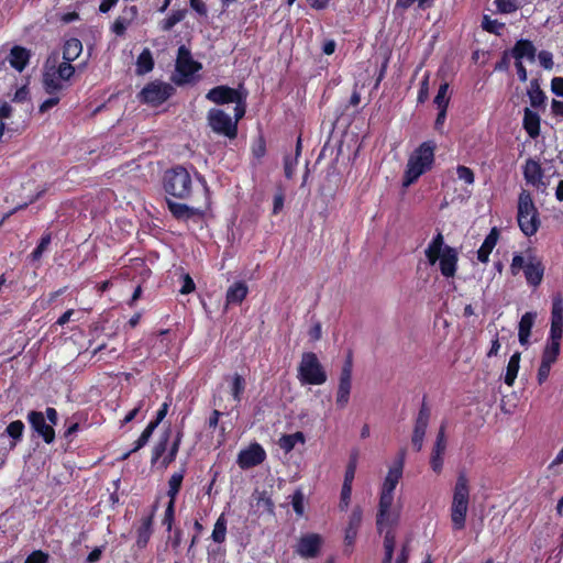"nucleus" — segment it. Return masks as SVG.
I'll list each match as a JSON object with an SVG mask.
<instances>
[{
	"label": "nucleus",
	"mask_w": 563,
	"mask_h": 563,
	"mask_svg": "<svg viewBox=\"0 0 563 563\" xmlns=\"http://www.w3.org/2000/svg\"><path fill=\"white\" fill-rule=\"evenodd\" d=\"M563 334V297L556 294L552 298L551 328L541 363L553 365L560 354L561 339Z\"/></svg>",
	"instance_id": "nucleus-1"
},
{
	"label": "nucleus",
	"mask_w": 563,
	"mask_h": 563,
	"mask_svg": "<svg viewBox=\"0 0 563 563\" xmlns=\"http://www.w3.org/2000/svg\"><path fill=\"white\" fill-rule=\"evenodd\" d=\"M426 257L431 265L438 261L441 274L444 277H453L456 273L459 255L455 249L444 245L442 233H438L424 251Z\"/></svg>",
	"instance_id": "nucleus-2"
},
{
	"label": "nucleus",
	"mask_w": 563,
	"mask_h": 563,
	"mask_svg": "<svg viewBox=\"0 0 563 563\" xmlns=\"http://www.w3.org/2000/svg\"><path fill=\"white\" fill-rule=\"evenodd\" d=\"M435 143L426 141L409 156L402 185L409 187L423 173L431 168L434 161Z\"/></svg>",
	"instance_id": "nucleus-3"
},
{
	"label": "nucleus",
	"mask_w": 563,
	"mask_h": 563,
	"mask_svg": "<svg viewBox=\"0 0 563 563\" xmlns=\"http://www.w3.org/2000/svg\"><path fill=\"white\" fill-rule=\"evenodd\" d=\"M470 486L465 473H460L453 489L451 504V521L454 530H462L466 525V515L468 511Z\"/></svg>",
	"instance_id": "nucleus-4"
},
{
	"label": "nucleus",
	"mask_w": 563,
	"mask_h": 563,
	"mask_svg": "<svg viewBox=\"0 0 563 563\" xmlns=\"http://www.w3.org/2000/svg\"><path fill=\"white\" fill-rule=\"evenodd\" d=\"M517 221L526 236L534 235L541 224L532 196L526 189H522L518 196Z\"/></svg>",
	"instance_id": "nucleus-5"
},
{
	"label": "nucleus",
	"mask_w": 563,
	"mask_h": 563,
	"mask_svg": "<svg viewBox=\"0 0 563 563\" xmlns=\"http://www.w3.org/2000/svg\"><path fill=\"white\" fill-rule=\"evenodd\" d=\"M297 378L302 385H322L328 376L317 355L306 352L301 355Z\"/></svg>",
	"instance_id": "nucleus-6"
},
{
	"label": "nucleus",
	"mask_w": 563,
	"mask_h": 563,
	"mask_svg": "<svg viewBox=\"0 0 563 563\" xmlns=\"http://www.w3.org/2000/svg\"><path fill=\"white\" fill-rule=\"evenodd\" d=\"M206 98L217 104L235 103L234 111L236 119H242L245 114L246 93L239 89L228 86H217L208 91Z\"/></svg>",
	"instance_id": "nucleus-7"
},
{
	"label": "nucleus",
	"mask_w": 563,
	"mask_h": 563,
	"mask_svg": "<svg viewBox=\"0 0 563 563\" xmlns=\"http://www.w3.org/2000/svg\"><path fill=\"white\" fill-rule=\"evenodd\" d=\"M395 493L379 490L378 511L376 526L378 531H383L385 527H396L400 520L401 506L394 505Z\"/></svg>",
	"instance_id": "nucleus-8"
},
{
	"label": "nucleus",
	"mask_w": 563,
	"mask_h": 563,
	"mask_svg": "<svg viewBox=\"0 0 563 563\" xmlns=\"http://www.w3.org/2000/svg\"><path fill=\"white\" fill-rule=\"evenodd\" d=\"M164 188L167 194L184 199L189 196L191 189V177L183 166H176L164 175Z\"/></svg>",
	"instance_id": "nucleus-9"
},
{
	"label": "nucleus",
	"mask_w": 563,
	"mask_h": 563,
	"mask_svg": "<svg viewBox=\"0 0 563 563\" xmlns=\"http://www.w3.org/2000/svg\"><path fill=\"white\" fill-rule=\"evenodd\" d=\"M241 119L232 118L221 109L212 108L208 111L207 121L210 129L219 135L234 139L238 134V123Z\"/></svg>",
	"instance_id": "nucleus-10"
},
{
	"label": "nucleus",
	"mask_w": 563,
	"mask_h": 563,
	"mask_svg": "<svg viewBox=\"0 0 563 563\" xmlns=\"http://www.w3.org/2000/svg\"><path fill=\"white\" fill-rule=\"evenodd\" d=\"M173 92V87L165 82L153 81L140 92L141 100L145 103L157 106L166 101Z\"/></svg>",
	"instance_id": "nucleus-11"
},
{
	"label": "nucleus",
	"mask_w": 563,
	"mask_h": 563,
	"mask_svg": "<svg viewBox=\"0 0 563 563\" xmlns=\"http://www.w3.org/2000/svg\"><path fill=\"white\" fill-rule=\"evenodd\" d=\"M522 174L528 185H531L541 192L547 190L549 184L543 179V168L538 161L528 158L522 166Z\"/></svg>",
	"instance_id": "nucleus-12"
},
{
	"label": "nucleus",
	"mask_w": 563,
	"mask_h": 563,
	"mask_svg": "<svg viewBox=\"0 0 563 563\" xmlns=\"http://www.w3.org/2000/svg\"><path fill=\"white\" fill-rule=\"evenodd\" d=\"M199 69L200 65L192 59L190 52L185 46H180L178 48L176 70L181 78L176 80V82H186Z\"/></svg>",
	"instance_id": "nucleus-13"
},
{
	"label": "nucleus",
	"mask_w": 563,
	"mask_h": 563,
	"mask_svg": "<svg viewBox=\"0 0 563 563\" xmlns=\"http://www.w3.org/2000/svg\"><path fill=\"white\" fill-rule=\"evenodd\" d=\"M266 459V452L258 443H252L239 452L236 463L242 470H247L262 464Z\"/></svg>",
	"instance_id": "nucleus-14"
},
{
	"label": "nucleus",
	"mask_w": 563,
	"mask_h": 563,
	"mask_svg": "<svg viewBox=\"0 0 563 563\" xmlns=\"http://www.w3.org/2000/svg\"><path fill=\"white\" fill-rule=\"evenodd\" d=\"M405 454V450H401L395 462L388 467V472L383 481L379 490L395 493L398 483L402 478Z\"/></svg>",
	"instance_id": "nucleus-15"
},
{
	"label": "nucleus",
	"mask_w": 563,
	"mask_h": 563,
	"mask_svg": "<svg viewBox=\"0 0 563 563\" xmlns=\"http://www.w3.org/2000/svg\"><path fill=\"white\" fill-rule=\"evenodd\" d=\"M27 421L32 429L43 438L46 443H52L55 439L54 426L45 420V416L41 411L32 410L27 413Z\"/></svg>",
	"instance_id": "nucleus-16"
},
{
	"label": "nucleus",
	"mask_w": 563,
	"mask_h": 563,
	"mask_svg": "<svg viewBox=\"0 0 563 563\" xmlns=\"http://www.w3.org/2000/svg\"><path fill=\"white\" fill-rule=\"evenodd\" d=\"M429 419L430 409L423 402L416 419L413 433L411 438L412 445L417 451H420L422 449L426 431L429 424Z\"/></svg>",
	"instance_id": "nucleus-17"
},
{
	"label": "nucleus",
	"mask_w": 563,
	"mask_h": 563,
	"mask_svg": "<svg viewBox=\"0 0 563 563\" xmlns=\"http://www.w3.org/2000/svg\"><path fill=\"white\" fill-rule=\"evenodd\" d=\"M446 450L445 428L442 426L437 434L434 445L430 456V465L434 473L440 474L443 468V455Z\"/></svg>",
	"instance_id": "nucleus-18"
},
{
	"label": "nucleus",
	"mask_w": 563,
	"mask_h": 563,
	"mask_svg": "<svg viewBox=\"0 0 563 563\" xmlns=\"http://www.w3.org/2000/svg\"><path fill=\"white\" fill-rule=\"evenodd\" d=\"M322 538L317 533L302 536L297 544L296 552L305 559L316 558L319 554Z\"/></svg>",
	"instance_id": "nucleus-19"
},
{
	"label": "nucleus",
	"mask_w": 563,
	"mask_h": 563,
	"mask_svg": "<svg viewBox=\"0 0 563 563\" xmlns=\"http://www.w3.org/2000/svg\"><path fill=\"white\" fill-rule=\"evenodd\" d=\"M52 57H48L43 70V87L44 90L49 95H56L58 91L63 90L65 85L62 78L55 73V70L51 67Z\"/></svg>",
	"instance_id": "nucleus-20"
},
{
	"label": "nucleus",
	"mask_w": 563,
	"mask_h": 563,
	"mask_svg": "<svg viewBox=\"0 0 563 563\" xmlns=\"http://www.w3.org/2000/svg\"><path fill=\"white\" fill-rule=\"evenodd\" d=\"M139 9L136 5H129L122 9L121 14L112 23L111 30L114 34L121 36L125 33L126 29L137 18Z\"/></svg>",
	"instance_id": "nucleus-21"
},
{
	"label": "nucleus",
	"mask_w": 563,
	"mask_h": 563,
	"mask_svg": "<svg viewBox=\"0 0 563 563\" xmlns=\"http://www.w3.org/2000/svg\"><path fill=\"white\" fill-rule=\"evenodd\" d=\"M352 388V374H349V369L341 371L339 386L336 391L335 402L340 408H344L350 400V393Z\"/></svg>",
	"instance_id": "nucleus-22"
},
{
	"label": "nucleus",
	"mask_w": 563,
	"mask_h": 563,
	"mask_svg": "<svg viewBox=\"0 0 563 563\" xmlns=\"http://www.w3.org/2000/svg\"><path fill=\"white\" fill-rule=\"evenodd\" d=\"M362 508L360 506L354 507L350 515L347 527L345 529L344 541L347 545H353V543L355 542L358 529L362 523Z\"/></svg>",
	"instance_id": "nucleus-23"
},
{
	"label": "nucleus",
	"mask_w": 563,
	"mask_h": 563,
	"mask_svg": "<svg viewBox=\"0 0 563 563\" xmlns=\"http://www.w3.org/2000/svg\"><path fill=\"white\" fill-rule=\"evenodd\" d=\"M544 266L542 262L536 257L526 266L523 271L525 278L530 286L538 287L543 279Z\"/></svg>",
	"instance_id": "nucleus-24"
},
{
	"label": "nucleus",
	"mask_w": 563,
	"mask_h": 563,
	"mask_svg": "<svg viewBox=\"0 0 563 563\" xmlns=\"http://www.w3.org/2000/svg\"><path fill=\"white\" fill-rule=\"evenodd\" d=\"M536 47L529 40H519L512 51L511 54L516 60H522L523 58L529 62H534L536 59Z\"/></svg>",
	"instance_id": "nucleus-25"
},
{
	"label": "nucleus",
	"mask_w": 563,
	"mask_h": 563,
	"mask_svg": "<svg viewBox=\"0 0 563 563\" xmlns=\"http://www.w3.org/2000/svg\"><path fill=\"white\" fill-rule=\"evenodd\" d=\"M167 206H168V209L172 212V214L176 219H179V220H188L196 216L202 214L201 210H199L197 208L189 207L185 203H179V202H175L172 200H167Z\"/></svg>",
	"instance_id": "nucleus-26"
},
{
	"label": "nucleus",
	"mask_w": 563,
	"mask_h": 563,
	"mask_svg": "<svg viewBox=\"0 0 563 563\" xmlns=\"http://www.w3.org/2000/svg\"><path fill=\"white\" fill-rule=\"evenodd\" d=\"M536 318V312H526L521 317L518 325V338L521 345L528 344Z\"/></svg>",
	"instance_id": "nucleus-27"
},
{
	"label": "nucleus",
	"mask_w": 563,
	"mask_h": 563,
	"mask_svg": "<svg viewBox=\"0 0 563 563\" xmlns=\"http://www.w3.org/2000/svg\"><path fill=\"white\" fill-rule=\"evenodd\" d=\"M249 288L245 283L236 282L231 285L227 291L225 301L229 305H239L247 296Z\"/></svg>",
	"instance_id": "nucleus-28"
},
{
	"label": "nucleus",
	"mask_w": 563,
	"mask_h": 563,
	"mask_svg": "<svg viewBox=\"0 0 563 563\" xmlns=\"http://www.w3.org/2000/svg\"><path fill=\"white\" fill-rule=\"evenodd\" d=\"M523 129L528 133L531 139H536L540 134V115L530 110L529 108L525 109L523 114Z\"/></svg>",
	"instance_id": "nucleus-29"
},
{
	"label": "nucleus",
	"mask_w": 563,
	"mask_h": 563,
	"mask_svg": "<svg viewBox=\"0 0 563 563\" xmlns=\"http://www.w3.org/2000/svg\"><path fill=\"white\" fill-rule=\"evenodd\" d=\"M498 241V232L494 228L489 234L485 238L481 247L477 250V260L482 263H487L489 261V255L494 247L496 246Z\"/></svg>",
	"instance_id": "nucleus-30"
},
{
	"label": "nucleus",
	"mask_w": 563,
	"mask_h": 563,
	"mask_svg": "<svg viewBox=\"0 0 563 563\" xmlns=\"http://www.w3.org/2000/svg\"><path fill=\"white\" fill-rule=\"evenodd\" d=\"M30 53L21 46H14L10 52V65L18 71H22L29 63Z\"/></svg>",
	"instance_id": "nucleus-31"
},
{
	"label": "nucleus",
	"mask_w": 563,
	"mask_h": 563,
	"mask_svg": "<svg viewBox=\"0 0 563 563\" xmlns=\"http://www.w3.org/2000/svg\"><path fill=\"white\" fill-rule=\"evenodd\" d=\"M82 52V43L78 38H69L63 48V59L66 62L76 60Z\"/></svg>",
	"instance_id": "nucleus-32"
},
{
	"label": "nucleus",
	"mask_w": 563,
	"mask_h": 563,
	"mask_svg": "<svg viewBox=\"0 0 563 563\" xmlns=\"http://www.w3.org/2000/svg\"><path fill=\"white\" fill-rule=\"evenodd\" d=\"M537 256L532 255L530 252L527 254L515 253L509 266L510 273L512 276H517L520 272L526 269V266L529 265L532 260Z\"/></svg>",
	"instance_id": "nucleus-33"
},
{
	"label": "nucleus",
	"mask_w": 563,
	"mask_h": 563,
	"mask_svg": "<svg viewBox=\"0 0 563 563\" xmlns=\"http://www.w3.org/2000/svg\"><path fill=\"white\" fill-rule=\"evenodd\" d=\"M520 368V353L516 352L508 361L505 374V384L511 387Z\"/></svg>",
	"instance_id": "nucleus-34"
},
{
	"label": "nucleus",
	"mask_w": 563,
	"mask_h": 563,
	"mask_svg": "<svg viewBox=\"0 0 563 563\" xmlns=\"http://www.w3.org/2000/svg\"><path fill=\"white\" fill-rule=\"evenodd\" d=\"M52 63L51 67L55 70V73L63 79V81H68L75 74V67L70 62L63 60L60 64H57V56H51Z\"/></svg>",
	"instance_id": "nucleus-35"
},
{
	"label": "nucleus",
	"mask_w": 563,
	"mask_h": 563,
	"mask_svg": "<svg viewBox=\"0 0 563 563\" xmlns=\"http://www.w3.org/2000/svg\"><path fill=\"white\" fill-rule=\"evenodd\" d=\"M154 67V60L152 53L148 48H144L139 55L136 60V74L145 75L150 73Z\"/></svg>",
	"instance_id": "nucleus-36"
},
{
	"label": "nucleus",
	"mask_w": 563,
	"mask_h": 563,
	"mask_svg": "<svg viewBox=\"0 0 563 563\" xmlns=\"http://www.w3.org/2000/svg\"><path fill=\"white\" fill-rule=\"evenodd\" d=\"M154 514H151L148 517L142 520V525L137 531V540L136 543L140 548L146 545L152 534V525H153Z\"/></svg>",
	"instance_id": "nucleus-37"
},
{
	"label": "nucleus",
	"mask_w": 563,
	"mask_h": 563,
	"mask_svg": "<svg viewBox=\"0 0 563 563\" xmlns=\"http://www.w3.org/2000/svg\"><path fill=\"white\" fill-rule=\"evenodd\" d=\"M300 150H301V140L299 137L297 140V145H296V154L294 156L287 155V156H285V159H284V172H285V176L288 179L292 178V176L295 174L296 167L298 165V157L300 155Z\"/></svg>",
	"instance_id": "nucleus-38"
},
{
	"label": "nucleus",
	"mask_w": 563,
	"mask_h": 563,
	"mask_svg": "<svg viewBox=\"0 0 563 563\" xmlns=\"http://www.w3.org/2000/svg\"><path fill=\"white\" fill-rule=\"evenodd\" d=\"M297 443H305V435L302 432L283 435L278 442L280 449L286 453L290 452Z\"/></svg>",
	"instance_id": "nucleus-39"
},
{
	"label": "nucleus",
	"mask_w": 563,
	"mask_h": 563,
	"mask_svg": "<svg viewBox=\"0 0 563 563\" xmlns=\"http://www.w3.org/2000/svg\"><path fill=\"white\" fill-rule=\"evenodd\" d=\"M24 431V423L21 420L12 421L8 424L5 433L12 438L10 449L15 448L18 441L21 440Z\"/></svg>",
	"instance_id": "nucleus-40"
},
{
	"label": "nucleus",
	"mask_w": 563,
	"mask_h": 563,
	"mask_svg": "<svg viewBox=\"0 0 563 563\" xmlns=\"http://www.w3.org/2000/svg\"><path fill=\"white\" fill-rule=\"evenodd\" d=\"M185 471L180 470L178 472H175L169 481H168V492L167 495L169 497V500H176V496L179 493V489L181 487V483L184 481Z\"/></svg>",
	"instance_id": "nucleus-41"
},
{
	"label": "nucleus",
	"mask_w": 563,
	"mask_h": 563,
	"mask_svg": "<svg viewBox=\"0 0 563 563\" xmlns=\"http://www.w3.org/2000/svg\"><path fill=\"white\" fill-rule=\"evenodd\" d=\"M154 430H155V423H148L147 427L141 433L140 438L135 441L134 448L131 451L124 453L122 456V460L128 459L132 452H135V451L140 450L141 448H143L148 442Z\"/></svg>",
	"instance_id": "nucleus-42"
},
{
	"label": "nucleus",
	"mask_w": 563,
	"mask_h": 563,
	"mask_svg": "<svg viewBox=\"0 0 563 563\" xmlns=\"http://www.w3.org/2000/svg\"><path fill=\"white\" fill-rule=\"evenodd\" d=\"M186 10H175L167 18L161 21L159 26L163 31H170L177 23L186 16Z\"/></svg>",
	"instance_id": "nucleus-43"
},
{
	"label": "nucleus",
	"mask_w": 563,
	"mask_h": 563,
	"mask_svg": "<svg viewBox=\"0 0 563 563\" xmlns=\"http://www.w3.org/2000/svg\"><path fill=\"white\" fill-rule=\"evenodd\" d=\"M227 537V519L224 515H221L213 527L211 538L216 543H222L225 541Z\"/></svg>",
	"instance_id": "nucleus-44"
},
{
	"label": "nucleus",
	"mask_w": 563,
	"mask_h": 563,
	"mask_svg": "<svg viewBox=\"0 0 563 563\" xmlns=\"http://www.w3.org/2000/svg\"><path fill=\"white\" fill-rule=\"evenodd\" d=\"M528 96H529L531 106L534 108H538L544 103V100H545L544 92L541 90L539 84L536 80L531 81L530 88L528 90Z\"/></svg>",
	"instance_id": "nucleus-45"
},
{
	"label": "nucleus",
	"mask_w": 563,
	"mask_h": 563,
	"mask_svg": "<svg viewBox=\"0 0 563 563\" xmlns=\"http://www.w3.org/2000/svg\"><path fill=\"white\" fill-rule=\"evenodd\" d=\"M438 109H448L450 102L449 84L443 82L440 85L438 93L433 100Z\"/></svg>",
	"instance_id": "nucleus-46"
},
{
	"label": "nucleus",
	"mask_w": 563,
	"mask_h": 563,
	"mask_svg": "<svg viewBox=\"0 0 563 563\" xmlns=\"http://www.w3.org/2000/svg\"><path fill=\"white\" fill-rule=\"evenodd\" d=\"M245 389V380L240 374H234L232 377L231 394L235 401L241 400V396Z\"/></svg>",
	"instance_id": "nucleus-47"
},
{
	"label": "nucleus",
	"mask_w": 563,
	"mask_h": 563,
	"mask_svg": "<svg viewBox=\"0 0 563 563\" xmlns=\"http://www.w3.org/2000/svg\"><path fill=\"white\" fill-rule=\"evenodd\" d=\"M169 437L170 430L165 431L164 434L161 437L159 441L153 449L152 463H155L163 455V453L166 450Z\"/></svg>",
	"instance_id": "nucleus-48"
},
{
	"label": "nucleus",
	"mask_w": 563,
	"mask_h": 563,
	"mask_svg": "<svg viewBox=\"0 0 563 563\" xmlns=\"http://www.w3.org/2000/svg\"><path fill=\"white\" fill-rule=\"evenodd\" d=\"M415 3H417L419 9L424 10L432 5L433 0H397L396 8H400L401 10H407Z\"/></svg>",
	"instance_id": "nucleus-49"
},
{
	"label": "nucleus",
	"mask_w": 563,
	"mask_h": 563,
	"mask_svg": "<svg viewBox=\"0 0 563 563\" xmlns=\"http://www.w3.org/2000/svg\"><path fill=\"white\" fill-rule=\"evenodd\" d=\"M482 27L487 32L499 34L500 30L505 27V23L490 19L488 15H484Z\"/></svg>",
	"instance_id": "nucleus-50"
},
{
	"label": "nucleus",
	"mask_w": 563,
	"mask_h": 563,
	"mask_svg": "<svg viewBox=\"0 0 563 563\" xmlns=\"http://www.w3.org/2000/svg\"><path fill=\"white\" fill-rule=\"evenodd\" d=\"M395 527H385V529L382 531L385 533L384 536V549L385 551H393L395 549L396 544V536L394 533Z\"/></svg>",
	"instance_id": "nucleus-51"
},
{
	"label": "nucleus",
	"mask_w": 563,
	"mask_h": 563,
	"mask_svg": "<svg viewBox=\"0 0 563 563\" xmlns=\"http://www.w3.org/2000/svg\"><path fill=\"white\" fill-rule=\"evenodd\" d=\"M174 517H175V500H169V503L165 509L164 518L162 520V523L164 526H166L167 531L172 530Z\"/></svg>",
	"instance_id": "nucleus-52"
},
{
	"label": "nucleus",
	"mask_w": 563,
	"mask_h": 563,
	"mask_svg": "<svg viewBox=\"0 0 563 563\" xmlns=\"http://www.w3.org/2000/svg\"><path fill=\"white\" fill-rule=\"evenodd\" d=\"M457 178L467 185H472L475 180L474 173L471 168L459 165L456 168Z\"/></svg>",
	"instance_id": "nucleus-53"
},
{
	"label": "nucleus",
	"mask_w": 563,
	"mask_h": 563,
	"mask_svg": "<svg viewBox=\"0 0 563 563\" xmlns=\"http://www.w3.org/2000/svg\"><path fill=\"white\" fill-rule=\"evenodd\" d=\"M355 471H356V459L353 457L346 466L342 486L352 487V483L355 477Z\"/></svg>",
	"instance_id": "nucleus-54"
},
{
	"label": "nucleus",
	"mask_w": 563,
	"mask_h": 563,
	"mask_svg": "<svg viewBox=\"0 0 563 563\" xmlns=\"http://www.w3.org/2000/svg\"><path fill=\"white\" fill-rule=\"evenodd\" d=\"M495 4L501 13H511L518 8L516 0H495Z\"/></svg>",
	"instance_id": "nucleus-55"
},
{
	"label": "nucleus",
	"mask_w": 563,
	"mask_h": 563,
	"mask_svg": "<svg viewBox=\"0 0 563 563\" xmlns=\"http://www.w3.org/2000/svg\"><path fill=\"white\" fill-rule=\"evenodd\" d=\"M51 234H45L42 236L38 245L35 247V250L32 252V257L33 260H38L41 258L43 252L46 250V247L49 245L51 243Z\"/></svg>",
	"instance_id": "nucleus-56"
},
{
	"label": "nucleus",
	"mask_w": 563,
	"mask_h": 563,
	"mask_svg": "<svg viewBox=\"0 0 563 563\" xmlns=\"http://www.w3.org/2000/svg\"><path fill=\"white\" fill-rule=\"evenodd\" d=\"M49 555L41 550L33 551L27 555L24 563H47Z\"/></svg>",
	"instance_id": "nucleus-57"
},
{
	"label": "nucleus",
	"mask_w": 563,
	"mask_h": 563,
	"mask_svg": "<svg viewBox=\"0 0 563 563\" xmlns=\"http://www.w3.org/2000/svg\"><path fill=\"white\" fill-rule=\"evenodd\" d=\"M351 496H352V487L342 486L340 503H339V508L342 511H345L347 509L350 501H351Z\"/></svg>",
	"instance_id": "nucleus-58"
},
{
	"label": "nucleus",
	"mask_w": 563,
	"mask_h": 563,
	"mask_svg": "<svg viewBox=\"0 0 563 563\" xmlns=\"http://www.w3.org/2000/svg\"><path fill=\"white\" fill-rule=\"evenodd\" d=\"M538 59L544 69H552L553 67V55L548 51H541L538 54Z\"/></svg>",
	"instance_id": "nucleus-59"
},
{
	"label": "nucleus",
	"mask_w": 563,
	"mask_h": 563,
	"mask_svg": "<svg viewBox=\"0 0 563 563\" xmlns=\"http://www.w3.org/2000/svg\"><path fill=\"white\" fill-rule=\"evenodd\" d=\"M291 504L295 512L301 516L303 514V495L301 492L298 490L294 494Z\"/></svg>",
	"instance_id": "nucleus-60"
},
{
	"label": "nucleus",
	"mask_w": 563,
	"mask_h": 563,
	"mask_svg": "<svg viewBox=\"0 0 563 563\" xmlns=\"http://www.w3.org/2000/svg\"><path fill=\"white\" fill-rule=\"evenodd\" d=\"M181 434L178 433L167 456L164 459V464L168 465L170 462H173L177 455L179 444H180Z\"/></svg>",
	"instance_id": "nucleus-61"
},
{
	"label": "nucleus",
	"mask_w": 563,
	"mask_h": 563,
	"mask_svg": "<svg viewBox=\"0 0 563 563\" xmlns=\"http://www.w3.org/2000/svg\"><path fill=\"white\" fill-rule=\"evenodd\" d=\"M552 365L541 363L538 369L537 379L542 385L549 377Z\"/></svg>",
	"instance_id": "nucleus-62"
},
{
	"label": "nucleus",
	"mask_w": 563,
	"mask_h": 563,
	"mask_svg": "<svg viewBox=\"0 0 563 563\" xmlns=\"http://www.w3.org/2000/svg\"><path fill=\"white\" fill-rule=\"evenodd\" d=\"M59 102V97L52 95L51 98L46 99L40 106V112L45 113Z\"/></svg>",
	"instance_id": "nucleus-63"
},
{
	"label": "nucleus",
	"mask_w": 563,
	"mask_h": 563,
	"mask_svg": "<svg viewBox=\"0 0 563 563\" xmlns=\"http://www.w3.org/2000/svg\"><path fill=\"white\" fill-rule=\"evenodd\" d=\"M551 89L556 96L563 97V78L554 77L551 81Z\"/></svg>",
	"instance_id": "nucleus-64"
}]
</instances>
